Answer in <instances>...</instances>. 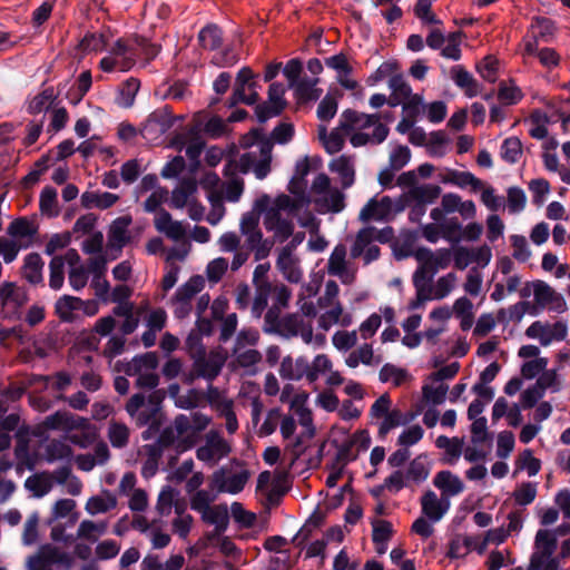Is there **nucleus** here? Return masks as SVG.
I'll return each instance as SVG.
<instances>
[{
	"mask_svg": "<svg viewBox=\"0 0 570 570\" xmlns=\"http://www.w3.org/2000/svg\"><path fill=\"white\" fill-rule=\"evenodd\" d=\"M291 196L281 194L274 199L262 195L255 202V209L262 213L265 229L273 235V244L283 243L293 236L294 218L301 210L292 207Z\"/></svg>",
	"mask_w": 570,
	"mask_h": 570,
	"instance_id": "nucleus-1",
	"label": "nucleus"
},
{
	"mask_svg": "<svg viewBox=\"0 0 570 570\" xmlns=\"http://www.w3.org/2000/svg\"><path fill=\"white\" fill-rule=\"evenodd\" d=\"M343 126L348 128L350 144L354 148L380 145L390 132L386 124L382 122L381 114H364L353 109L343 111Z\"/></svg>",
	"mask_w": 570,
	"mask_h": 570,
	"instance_id": "nucleus-2",
	"label": "nucleus"
},
{
	"mask_svg": "<svg viewBox=\"0 0 570 570\" xmlns=\"http://www.w3.org/2000/svg\"><path fill=\"white\" fill-rule=\"evenodd\" d=\"M556 552V534L551 530L540 529L534 538L533 552L527 570H559L561 560Z\"/></svg>",
	"mask_w": 570,
	"mask_h": 570,
	"instance_id": "nucleus-3",
	"label": "nucleus"
},
{
	"mask_svg": "<svg viewBox=\"0 0 570 570\" xmlns=\"http://www.w3.org/2000/svg\"><path fill=\"white\" fill-rule=\"evenodd\" d=\"M53 567L59 570L73 569V556L60 546L46 543L26 561L27 570H53Z\"/></svg>",
	"mask_w": 570,
	"mask_h": 570,
	"instance_id": "nucleus-4",
	"label": "nucleus"
},
{
	"mask_svg": "<svg viewBox=\"0 0 570 570\" xmlns=\"http://www.w3.org/2000/svg\"><path fill=\"white\" fill-rule=\"evenodd\" d=\"M250 478L249 471L239 463H230L217 469L210 476L209 488L217 494L227 493L236 495L240 493Z\"/></svg>",
	"mask_w": 570,
	"mask_h": 570,
	"instance_id": "nucleus-5",
	"label": "nucleus"
},
{
	"mask_svg": "<svg viewBox=\"0 0 570 570\" xmlns=\"http://www.w3.org/2000/svg\"><path fill=\"white\" fill-rule=\"evenodd\" d=\"M313 202L318 213H341L345 208V195L338 188L331 185L326 174H318L311 186Z\"/></svg>",
	"mask_w": 570,
	"mask_h": 570,
	"instance_id": "nucleus-6",
	"label": "nucleus"
},
{
	"mask_svg": "<svg viewBox=\"0 0 570 570\" xmlns=\"http://www.w3.org/2000/svg\"><path fill=\"white\" fill-rule=\"evenodd\" d=\"M239 232L245 237L246 247L255 253L256 261L268 256L273 242L264 238L259 227V213L255 208L242 216Z\"/></svg>",
	"mask_w": 570,
	"mask_h": 570,
	"instance_id": "nucleus-7",
	"label": "nucleus"
},
{
	"mask_svg": "<svg viewBox=\"0 0 570 570\" xmlns=\"http://www.w3.org/2000/svg\"><path fill=\"white\" fill-rule=\"evenodd\" d=\"M272 148V141H262L259 148L244 153L238 164L228 163L225 166V175H228L232 168L238 167L242 173L253 171L258 179H264L271 171Z\"/></svg>",
	"mask_w": 570,
	"mask_h": 570,
	"instance_id": "nucleus-8",
	"label": "nucleus"
},
{
	"mask_svg": "<svg viewBox=\"0 0 570 570\" xmlns=\"http://www.w3.org/2000/svg\"><path fill=\"white\" fill-rule=\"evenodd\" d=\"M158 367V356L154 352H148L135 356L125 368L129 376H137L136 385L141 389H155L159 383V376L156 373Z\"/></svg>",
	"mask_w": 570,
	"mask_h": 570,
	"instance_id": "nucleus-9",
	"label": "nucleus"
},
{
	"mask_svg": "<svg viewBox=\"0 0 570 570\" xmlns=\"http://www.w3.org/2000/svg\"><path fill=\"white\" fill-rule=\"evenodd\" d=\"M137 42L118 39L109 53L100 60V68L106 72L128 71L137 61Z\"/></svg>",
	"mask_w": 570,
	"mask_h": 570,
	"instance_id": "nucleus-10",
	"label": "nucleus"
},
{
	"mask_svg": "<svg viewBox=\"0 0 570 570\" xmlns=\"http://www.w3.org/2000/svg\"><path fill=\"white\" fill-rule=\"evenodd\" d=\"M415 257L420 266L413 277H420V279L428 283L432 282L439 269H444L450 265L452 252L449 248H440L435 252L429 248H420L415 253Z\"/></svg>",
	"mask_w": 570,
	"mask_h": 570,
	"instance_id": "nucleus-11",
	"label": "nucleus"
},
{
	"mask_svg": "<svg viewBox=\"0 0 570 570\" xmlns=\"http://www.w3.org/2000/svg\"><path fill=\"white\" fill-rule=\"evenodd\" d=\"M278 330L286 337L299 336L306 344L314 343L316 346H323L326 342L325 335L313 334L312 321L301 314L283 317L279 321Z\"/></svg>",
	"mask_w": 570,
	"mask_h": 570,
	"instance_id": "nucleus-12",
	"label": "nucleus"
},
{
	"mask_svg": "<svg viewBox=\"0 0 570 570\" xmlns=\"http://www.w3.org/2000/svg\"><path fill=\"white\" fill-rule=\"evenodd\" d=\"M396 69L397 65L395 62H384L377 68L375 72L376 81L389 78V88L391 89L389 105L391 107L401 105L412 95L410 85L401 73L396 72Z\"/></svg>",
	"mask_w": 570,
	"mask_h": 570,
	"instance_id": "nucleus-13",
	"label": "nucleus"
},
{
	"mask_svg": "<svg viewBox=\"0 0 570 570\" xmlns=\"http://www.w3.org/2000/svg\"><path fill=\"white\" fill-rule=\"evenodd\" d=\"M159 438L160 443L175 445L179 451H185L190 448L195 436H191V422L189 416L184 414L176 416L173 425L164 429Z\"/></svg>",
	"mask_w": 570,
	"mask_h": 570,
	"instance_id": "nucleus-14",
	"label": "nucleus"
},
{
	"mask_svg": "<svg viewBox=\"0 0 570 570\" xmlns=\"http://www.w3.org/2000/svg\"><path fill=\"white\" fill-rule=\"evenodd\" d=\"M232 446L217 431H209L205 435V442L196 450V458L209 466L216 465L227 458Z\"/></svg>",
	"mask_w": 570,
	"mask_h": 570,
	"instance_id": "nucleus-15",
	"label": "nucleus"
},
{
	"mask_svg": "<svg viewBox=\"0 0 570 570\" xmlns=\"http://www.w3.org/2000/svg\"><path fill=\"white\" fill-rule=\"evenodd\" d=\"M161 396L158 391L153 392L146 401L142 394H134L126 404V411L136 417L139 425H147L159 411Z\"/></svg>",
	"mask_w": 570,
	"mask_h": 570,
	"instance_id": "nucleus-16",
	"label": "nucleus"
},
{
	"mask_svg": "<svg viewBox=\"0 0 570 570\" xmlns=\"http://www.w3.org/2000/svg\"><path fill=\"white\" fill-rule=\"evenodd\" d=\"M254 78L255 75L248 67H244L237 72L233 95L229 99V107H234L237 104L252 106L258 101V83Z\"/></svg>",
	"mask_w": 570,
	"mask_h": 570,
	"instance_id": "nucleus-17",
	"label": "nucleus"
},
{
	"mask_svg": "<svg viewBox=\"0 0 570 570\" xmlns=\"http://www.w3.org/2000/svg\"><path fill=\"white\" fill-rule=\"evenodd\" d=\"M568 335V325L563 321L554 323L535 321L525 330V336L537 340L541 346L547 347L553 342H562Z\"/></svg>",
	"mask_w": 570,
	"mask_h": 570,
	"instance_id": "nucleus-18",
	"label": "nucleus"
},
{
	"mask_svg": "<svg viewBox=\"0 0 570 570\" xmlns=\"http://www.w3.org/2000/svg\"><path fill=\"white\" fill-rule=\"evenodd\" d=\"M195 357L193 368L189 374L185 376L187 383H193L195 379H205L213 381L220 373L225 363V357L218 352H210Z\"/></svg>",
	"mask_w": 570,
	"mask_h": 570,
	"instance_id": "nucleus-19",
	"label": "nucleus"
},
{
	"mask_svg": "<svg viewBox=\"0 0 570 570\" xmlns=\"http://www.w3.org/2000/svg\"><path fill=\"white\" fill-rule=\"evenodd\" d=\"M174 117L167 107L154 111L141 128L144 139L150 144H160L164 135L173 127Z\"/></svg>",
	"mask_w": 570,
	"mask_h": 570,
	"instance_id": "nucleus-20",
	"label": "nucleus"
},
{
	"mask_svg": "<svg viewBox=\"0 0 570 570\" xmlns=\"http://www.w3.org/2000/svg\"><path fill=\"white\" fill-rule=\"evenodd\" d=\"M284 493L285 489L282 487L281 473L273 474L269 471H263L258 474L256 494L265 507L277 505Z\"/></svg>",
	"mask_w": 570,
	"mask_h": 570,
	"instance_id": "nucleus-21",
	"label": "nucleus"
},
{
	"mask_svg": "<svg viewBox=\"0 0 570 570\" xmlns=\"http://www.w3.org/2000/svg\"><path fill=\"white\" fill-rule=\"evenodd\" d=\"M130 224L131 217L129 216L118 217L110 224L107 234V253L111 259H116L121 249L130 242Z\"/></svg>",
	"mask_w": 570,
	"mask_h": 570,
	"instance_id": "nucleus-22",
	"label": "nucleus"
},
{
	"mask_svg": "<svg viewBox=\"0 0 570 570\" xmlns=\"http://www.w3.org/2000/svg\"><path fill=\"white\" fill-rule=\"evenodd\" d=\"M533 298L540 309L548 308L556 313H563L567 309V303L563 296L553 287L543 281L531 283Z\"/></svg>",
	"mask_w": 570,
	"mask_h": 570,
	"instance_id": "nucleus-23",
	"label": "nucleus"
},
{
	"mask_svg": "<svg viewBox=\"0 0 570 570\" xmlns=\"http://www.w3.org/2000/svg\"><path fill=\"white\" fill-rule=\"evenodd\" d=\"M1 312L4 318L19 317L20 308L27 302L23 288L16 283L6 282L0 286Z\"/></svg>",
	"mask_w": 570,
	"mask_h": 570,
	"instance_id": "nucleus-24",
	"label": "nucleus"
},
{
	"mask_svg": "<svg viewBox=\"0 0 570 570\" xmlns=\"http://www.w3.org/2000/svg\"><path fill=\"white\" fill-rule=\"evenodd\" d=\"M393 237V228L384 227L377 229L372 226L364 227L358 230L355 242L351 248L353 258L361 257L365 249L373 245L374 242L386 243Z\"/></svg>",
	"mask_w": 570,
	"mask_h": 570,
	"instance_id": "nucleus-25",
	"label": "nucleus"
},
{
	"mask_svg": "<svg viewBox=\"0 0 570 570\" xmlns=\"http://www.w3.org/2000/svg\"><path fill=\"white\" fill-rule=\"evenodd\" d=\"M326 267L327 273L338 277L343 284L350 285L354 283L356 272L346 262V247L344 245L338 244L334 247Z\"/></svg>",
	"mask_w": 570,
	"mask_h": 570,
	"instance_id": "nucleus-26",
	"label": "nucleus"
},
{
	"mask_svg": "<svg viewBox=\"0 0 570 570\" xmlns=\"http://www.w3.org/2000/svg\"><path fill=\"white\" fill-rule=\"evenodd\" d=\"M421 511L430 522H439L450 510L451 502L442 495H438L434 491L428 490L421 497Z\"/></svg>",
	"mask_w": 570,
	"mask_h": 570,
	"instance_id": "nucleus-27",
	"label": "nucleus"
},
{
	"mask_svg": "<svg viewBox=\"0 0 570 570\" xmlns=\"http://www.w3.org/2000/svg\"><path fill=\"white\" fill-rule=\"evenodd\" d=\"M396 203H394L389 196H383L380 199L372 198L362 208L360 213V219L362 222L368 220H386L395 212Z\"/></svg>",
	"mask_w": 570,
	"mask_h": 570,
	"instance_id": "nucleus-28",
	"label": "nucleus"
},
{
	"mask_svg": "<svg viewBox=\"0 0 570 570\" xmlns=\"http://www.w3.org/2000/svg\"><path fill=\"white\" fill-rule=\"evenodd\" d=\"M354 323L353 315L346 312L343 304H336L320 312L317 316L318 328L327 332L333 326H341L343 328L350 327Z\"/></svg>",
	"mask_w": 570,
	"mask_h": 570,
	"instance_id": "nucleus-29",
	"label": "nucleus"
},
{
	"mask_svg": "<svg viewBox=\"0 0 570 570\" xmlns=\"http://www.w3.org/2000/svg\"><path fill=\"white\" fill-rule=\"evenodd\" d=\"M318 138L325 150L331 155L343 149L346 138L350 139L348 128L343 126V112L340 116L338 125L330 132H327L325 126H320Z\"/></svg>",
	"mask_w": 570,
	"mask_h": 570,
	"instance_id": "nucleus-30",
	"label": "nucleus"
},
{
	"mask_svg": "<svg viewBox=\"0 0 570 570\" xmlns=\"http://www.w3.org/2000/svg\"><path fill=\"white\" fill-rule=\"evenodd\" d=\"M37 234L38 226L27 217H18L7 227V235L20 244H28V248L32 246Z\"/></svg>",
	"mask_w": 570,
	"mask_h": 570,
	"instance_id": "nucleus-31",
	"label": "nucleus"
},
{
	"mask_svg": "<svg viewBox=\"0 0 570 570\" xmlns=\"http://www.w3.org/2000/svg\"><path fill=\"white\" fill-rule=\"evenodd\" d=\"M276 266L283 276L291 283H298L302 278V269L298 265V258L294 254V246H284L277 257Z\"/></svg>",
	"mask_w": 570,
	"mask_h": 570,
	"instance_id": "nucleus-32",
	"label": "nucleus"
},
{
	"mask_svg": "<svg viewBox=\"0 0 570 570\" xmlns=\"http://www.w3.org/2000/svg\"><path fill=\"white\" fill-rule=\"evenodd\" d=\"M81 424H86V417L75 415L67 411H57L48 415L42 422V426L46 430L63 431L67 434L78 426H81Z\"/></svg>",
	"mask_w": 570,
	"mask_h": 570,
	"instance_id": "nucleus-33",
	"label": "nucleus"
},
{
	"mask_svg": "<svg viewBox=\"0 0 570 570\" xmlns=\"http://www.w3.org/2000/svg\"><path fill=\"white\" fill-rule=\"evenodd\" d=\"M328 169L337 175L344 189L353 186L355 181V159L353 156L341 155L333 158L328 164Z\"/></svg>",
	"mask_w": 570,
	"mask_h": 570,
	"instance_id": "nucleus-34",
	"label": "nucleus"
},
{
	"mask_svg": "<svg viewBox=\"0 0 570 570\" xmlns=\"http://www.w3.org/2000/svg\"><path fill=\"white\" fill-rule=\"evenodd\" d=\"M433 485L441 491V495L450 500L464 491L463 481L448 470L440 471L433 478Z\"/></svg>",
	"mask_w": 570,
	"mask_h": 570,
	"instance_id": "nucleus-35",
	"label": "nucleus"
},
{
	"mask_svg": "<svg viewBox=\"0 0 570 570\" xmlns=\"http://www.w3.org/2000/svg\"><path fill=\"white\" fill-rule=\"evenodd\" d=\"M154 224L159 233L175 242L186 237V228L183 223L174 220L171 215L164 209L157 213Z\"/></svg>",
	"mask_w": 570,
	"mask_h": 570,
	"instance_id": "nucleus-36",
	"label": "nucleus"
},
{
	"mask_svg": "<svg viewBox=\"0 0 570 570\" xmlns=\"http://www.w3.org/2000/svg\"><path fill=\"white\" fill-rule=\"evenodd\" d=\"M441 188L433 184L413 185L402 194L403 202L433 204L440 196Z\"/></svg>",
	"mask_w": 570,
	"mask_h": 570,
	"instance_id": "nucleus-37",
	"label": "nucleus"
},
{
	"mask_svg": "<svg viewBox=\"0 0 570 570\" xmlns=\"http://www.w3.org/2000/svg\"><path fill=\"white\" fill-rule=\"evenodd\" d=\"M165 446L166 445L164 443H160V438L157 442L142 446L141 454L146 456L141 466V474L144 478L149 479L156 474L159 460L163 454V449Z\"/></svg>",
	"mask_w": 570,
	"mask_h": 570,
	"instance_id": "nucleus-38",
	"label": "nucleus"
},
{
	"mask_svg": "<svg viewBox=\"0 0 570 570\" xmlns=\"http://www.w3.org/2000/svg\"><path fill=\"white\" fill-rule=\"evenodd\" d=\"M73 452L67 439H53L45 446V459L47 462L57 461L70 463Z\"/></svg>",
	"mask_w": 570,
	"mask_h": 570,
	"instance_id": "nucleus-39",
	"label": "nucleus"
},
{
	"mask_svg": "<svg viewBox=\"0 0 570 570\" xmlns=\"http://www.w3.org/2000/svg\"><path fill=\"white\" fill-rule=\"evenodd\" d=\"M119 200V196L108 191H85L80 197V203L83 208L91 209H108Z\"/></svg>",
	"mask_w": 570,
	"mask_h": 570,
	"instance_id": "nucleus-40",
	"label": "nucleus"
},
{
	"mask_svg": "<svg viewBox=\"0 0 570 570\" xmlns=\"http://www.w3.org/2000/svg\"><path fill=\"white\" fill-rule=\"evenodd\" d=\"M451 78L454 83L464 90V94L469 97H475L480 92V86L473 76L461 65L453 66L451 68Z\"/></svg>",
	"mask_w": 570,
	"mask_h": 570,
	"instance_id": "nucleus-41",
	"label": "nucleus"
},
{
	"mask_svg": "<svg viewBox=\"0 0 570 570\" xmlns=\"http://www.w3.org/2000/svg\"><path fill=\"white\" fill-rule=\"evenodd\" d=\"M79 304V297L63 295L56 302V314L62 322H75L81 317Z\"/></svg>",
	"mask_w": 570,
	"mask_h": 570,
	"instance_id": "nucleus-42",
	"label": "nucleus"
},
{
	"mask_svg": "<svg viewBox=\"0 0 570 570\" xmlns=\"http://www.w3.org/2000/svg\"><path fill=\"white\" fill-rule=\"evenodd\" d=\"M380 362L381 360L374 355L373 346L368 343L360 345L345 357V364L351 368H356L360 364L373 366Z\"/></svg>",
	"mask_w": 570,
	"mask_h": 570,
	"instance_id": "nucleus-43",
	"label": "nucleus"
},
{
	"mask_svg": "<svg viewBox=\"0 0 570 570\" xmlns=\"http://www.w3.org/2000/svg\"><path fill=\"white\" fill-rule=\"evenodd\" d=\"M233 356L234 366L244 368L247 374H255L256 365L262 361V354L254 348L234 347Z\"/></svg>",
	"mask_w": 570,
	"mask_h": 570,
	"instance_id": "nucleus-44",
	"label": "nucleus"
},
{
	"mask_svg": "<svg viewBox=\"0 0 570 570\" xmlns=\"http://www.w3.org/2000/svg\"><path fill=\"white\" fill-rule=\"evenodd\" d=\"M435 446L444 451V460L446 463L454 464L460 459L463 446V438H449L446 435H440L435 440Z\"/></svg>",
	"mask_w": 570,
	"mask_h": 570,
	"instance_id": "nucleus-45",
	"label": "nucleus"
},
{
	"mask_svg": "<svg viewBox=\"0 0 570 570\" xmlns=\"http://www.w3.org/2000/svg\"><path fill=\"white\" fill-rule=\"evenodd\" d=\"M197 191V183L195 179H184L173 190L170 205L174 208L186 207L194 198Z\"/></svg>",
	"mask_w": 570,
	"mask_h": 570,
	"instance_id": "nucleus-46",
	"label": "nucleus"
},
{
	"mask_svg": "<svg viewBox=\"0 0 570 570\" xmlns=\"http://www.w3.org/2000/svg\"><path fill=\"white\" fill-rule=\"evenodd\" d=\"M117 498L110 491H104L99 495H94L88 499L85 510L90 515L107 513L117 507Z\"/></svg>",
	"mask_w": 570,
	"mask_h": 570,
	"instance_id": "nucleus-47",
	"label": "nucleus"
},
{
	"mask_svg": "<svg viewBox=\"0 0 570 570\" xmlns=\"http://www.w3.org/2000/svg\"><path fill=\"white\" fill-rule=\"evenodd\" d=\"M308 362L304 357L293 360L291 356H286L282 360L279 366V375L285 380L298 381L302 377H306V371Z\"/></svg>",
	"mask_w": 570,
	"mask_h": 570,
	"instance_id": "nucleus-48",
	"label": "nucleus"
},
{
	"mask_svg": "<svg viewBox=\"0 0 570 570\" xmlns=\"http://www.w3.org/2000/svg\"><path fill=\"white\" fill-rule=\"evenodd\" d=\"M202 520L215 527L217 533H223L229 521L228 509L226 504H216L200 514Z\"/></svg>",
	"mask_w": 570,
	"mask_h": 570,
	"instance_id": "nucleus-49",
	"label": "nucleus"
},
{
	"mask_svg": "<svg viewBox=\"0 0 570 570\" xmlns=\"http://www.w3.org/2000/svg\"><path fill=\"white\" fill-rule=\"evenodd\" d=\"M205 286V279L200 275L191 276L187 282L180 285L171 302H181L191 304L193 298L203 291Z\"/></svg>",
	"mask_w": 570,
	"mask_h": 570,
	"instance_id": "nucleus-50",
	"label": "nucleus"
},
{
	"mask_svg": "<svg viewBox=\"0 0 570 570\" xmlns=\"http://www.w3.org/2000/svg\"><path fill=\"white\" fill-rule=\"evenodd\" d=\"M97 436L96 428L86 419V424H81V426H78L72 432H68L66 439L69 443L87 449L95 443Z\"/></svg>",
	"mask_w": 570,
	"mask_h": 570,
	"instance_id": "nucleus-51",
	"label": "nucleus"
},
{
	"mask_svg": "<svg viewBox=\"0 0 570 570\" xmlns=\"http://www.w3.org/2000/svg\"><path fill=\"white\" fill-rule=\"evenodd\" d=\"M307 181L306 179H297L293 177L288 183V191L293 195L291 197L292 207L295 209L302 210L307 209L312 199L311 196L306 193Z\"/></svg>",
	"mask_w": 570,
	"mask_h": 570,
	"instance_id": "nucleus-52",
	"label": "nucleus"
},
{
	"mask_svg": "<svg viewBox=\"0 0 570 570\" xmlns=\"http://www.w3.org/2000/svg\"><path fill=\"white\" fill-rule=\"evenodd\" d=\"M318 81L317 77L301 78L293 87L297 99L303 102L317 100L323 92L322 89L316 87Z\"/></svg>",
	"mask_w": 570,
	"mask_h": 570,
	"instance_id": "nucleus-53",
	"label": "nucleus"
},
{
	"mask_svg": "<svg viewBox=\"0 0 570 570\" xmlns=\"http://www.w3.org/2000/svg\"><path fill=\"white\" fill-rule=\"evenodd\" d=\"M178 490L174 489L170 485L163 487L158 494L156 503L157 512L163 517H167L171 513L173 508L176 509L177 504H185L183 501L178 499Z\"/></svg>",
	"mask_w": 570,
	"mask_h": 570,
	"instance_id": "nucleus-54",
	"label": "nucleus"
},
{
	"mask_svg": "<svg viewBox=\"0 0 570 570\" xmlns=\"http://www.w3.org/2000/svg\"><path fill=\"white\" fill-rule=\"evenodd\" d=\"M108 523L105 521L82 520L77 529V538L89 542H97L107 532Z\"/></svg>",
	"mask_w": 570,
	"mask_h": 570,
	"instance_id": "nucleus-55",
	"label": "nucleus"
},
{
	"mask_svg": "<svg viewBox=\"0 0 570 570\" xmlns=\"http://www.w3.org/2000/svg\"><path fill=\"white\" fill-rule=\"evenodd\" d=\"M442 181L461 188L470 186L474 191L483 187V181L469 171L450 170L442 177Z\"/></svg>",
	"mask_w": 570,
	"mask_h": 570,
	"instance_id": "nucleus-56",
	"label": "nucleus"
},
{
	"mask_svg": "<svg viewBox=\"0 0 570 570\" xmlns=\"http://www.w3.org/2000/svg\"><path fill=\"white\" fill-rule=\"evenodd\" d=\"M43 261L38 253H30L24 257L22 275L30 284L42 282Z\"/></svg>",
	"mask_w": 570,
	"mask_h": 570,
	"instance_id": "nucleus-57",
	"label": "nucleus"
},
{
	"mask_svg": "<svg viewBox=\"0 0 570 570\" xmlns=\"http://www.w3.org/2000/svg\"><path fill=\"white\" fill-rule=\"evenodd\" d=\"M413 420V415L404 414L400 409L390 410L380 422L379 433L385 436L390 431L405 425Z\"/></svg>",
	"mask_w": 570,
	"mask_h": 570,
	"instance_id": "nucleus-58",
	"label": "nucleus"
},
{
	"mask_svg": "<svg viewBox=\"0 0 570 570\" xmlns=\"http://www.w3.org/2000/svg\"><path fill=\"white\" fill-rule=\"evenodd\" d=\"M39 208L43 216L57 217L59 215V204L57 190L51 186H46L39 197Z\"/></svg>",
	"mask_w": 570,
	"mask_h": 570,
	"instance_id": "nucleus-59",
	"label": "nucleus"
},
{
	"mask_svg": "<svg viewBox=\"0 0 570 570\" xmlns=\"http://www.w3.org/2000/svg\"><path fill=\"white\" fill-rule=\"evenodd\" d=\"M449 386L444 383L433 382L422 386L423 400L433 406L441 405L445 402Z\"/></svg>",
	"mask_w": 570,
	"mask_h": 570,
	"instance_id": "nucleus-60",
	"label": "nucleus"
},
{
	"mask_svg": "<svg viewBox=\"0 0 570 570\" xmlns=\"http://www.w3.org/2000/svg\"><path fill=\"white\" fill-rule=\"evenodd\" d=\"M458 277L454 273H448L441 276L434 285L428 282V291L433 299H442L446 297L455 287Z\"/></svg>",
	"mask_w": 570,
	"mask_h": 570,
	"instance_id": "nucleus-61",
	"label": "nucleus"
},
{
	"mask_svg": "<svg viewBox=\"0 0 570 570\" xmlns=\"http://www.w3.org/2000/svg\"><path fill=\"white\" fill-rule=\"evenodd\" d=\"M56 100L52 88H46L41 92L32 97L27 104V111L31 115H38L47 111Z\"/></svg>",
	"mask_w": 570,
	"mask_h": 570,
	"instance_id": "nucleus-62",
	"label": "nucleus"
},
{
	"mask_svg": "<svg viewBox=\"0 0 570 570\" xmlns=\"http://www.w3.org/2000/svg\"><path fill=\"white\" fill-rule=\"evenodd\" d=\"M541 41L549 42L554 37L557 27L553 20L544 17H534L528 28Z\"/></svg>",
	"mask_w": 570,
	"mask_h": 570,
	"instance_id": "nucleus-63",
	"label": "nucleus"
},
{
	"mask_svg": "<svg viewBox=\"0 0 570 570\" xmlns=\"http://www.w3.org/2000/svg\"><path fill=\"white\" fill-rule=\"evenodd\" d=\"M332 367L333 363L331 358L326 354H318L314 357L311 364L308 363L306 379L309 383H314L320 376L326 375L327 372H331Z\"/></svg>",
	"mask_w": 570,
	"mask_h": 570,
	"instance_id": "nucleus-64",
	"label": "nucleus"
}]
</instances>
